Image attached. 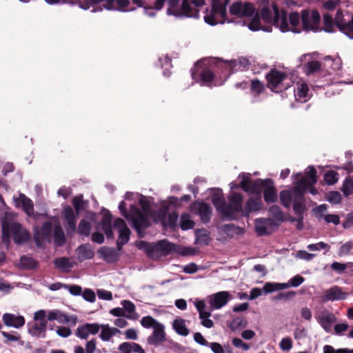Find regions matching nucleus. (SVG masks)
<instances>
[{
	"instance_id": "1",
	"label": "nucleus",
	"mask_w": 353,
	"mask_h": 353,
	"mask_svg": "<svg viewBox=\"0 0 353 353\" xmlns=\"http://www.w3.org/2000/svg\"><path fill=\"white\" fill-rule=\"evenodd\" d=\"M230 0H212V8L207 10L204 17L205 22L209 25L214 26L218 23H223L227 19L226 7Z\"/></svg>"
},
{
	"instance_id": "2",
	"label": "nucleus",
	"mask_w": 353,
	"mask_h": 353,
	"mask_svg": "<svg viewBox=\"0 0 353 353\" xmlns=\"http://www.w3.org/2000/svg\"><path fill=\"white\" fill-rule=\"evenodd\" d=\"M138 247L143 249L147 255L153 259L167 256L175 249V245L167 240L159 241L155 244L141 241Z\"/></svg>"
},
{
	"instance_id": "3",
	"label": "nucleus",
	"mask_w": 353,
	"mask_h": 353,
	"mask_svg": "<svg viewBox=\"0 0 353 353\" xmlns=\"http://www.w3.org/2000/svg\"><path fill=\"white\" fill-rule=\"evenodd\" d=\"M168 5L167 13L169 15L194 18L199 17V10L192 6L188 0H182L181 5L179 0H168Z\"/></svg>"
},
{
	"instance_id": "4",
	"label": "nucleus",
	"mask_w": 353,
	"mask_h": 353,
	"mask_svg": "<svg viewBox=\"0 0 353 353\" xmlns=\"http://www.w3.org/2000/svg\"><path fill=\"white\" fill-rule=\"evenodd\" d=\"M228 203H225L221 214L226 220H236L239 213L243 212V195L240 193L232 192L229 194Z\"/></svg>"
},
{
	"instance_id": "5",
	"label": "nucleus",
	"mask_w": 353,
	"mask_h": 353,
	"mask_svg": "<svg viewBox=\"0 0 353 353\" xmlns=\"http://www.w3.org/2000/svg\"><path fill=\"white\" fill-rule=\"evenodd\" d=\"M151 214L141 212L134 205H131L129 212V220L131 221L133 228L137 232L139 238L144 236V230L150 225L149 216Z\"/></svg>"
},
{
	"instance_id": "6",
	"label": "nucleus",
	"mask_w": 353,
	"mask_h": 353,
	"mask_svg": "<svg viewBox=\"0 0 353 353\" xmlns=\"http://www.w3.org/2000/svg\"><path fill=\"white\" fill-rule=\"evenodd\" d=\"M265 77L268 87L274 92H281L290 86V84L285 83V81L288 79V74L285 72L272 69Z\"/></svg>"
},
{
	"instance_id": "7",
	"label": "nucleus",
	"mask_w": 353,
	"mask_h": 353,
	"mask_svg": "<svg viewBox=\"0 0 353 353\" xmlns=\"http://www.w3.org/2000/svg\"><path fill=\"white\" fill-rule=\"evenodd\" d=\"M239 177L242 179L240 185L245 192L261 196L262 188H264L266 185L267 179L252 180L250 174L244 172H241Z\"/></svg>"
},
{
	"instance_id": "8",
	"label": "nucleus",
	"mask_w": 353,
	"mask_h": 353,
	"mask_svg": "<svg viewBox=\"0 0 353 353\" xmlns=\"http://www.w3.org/2000/svg\"><path fill=\"white\" fill-rule=\"evenodd\" d=\"M321 21V16L316 10H301L302 30L316 32Z\"/></svg>"
},
{
	"instance_id": "9",
	"label": "nucleus",
	"mask_w": 353,
	"mask_h": 353,
	"mask_svg": "<svg viewBox=\"0 0 353 353\" xmlns=\"http://www.w3.org/2000/svg\"><path fill=\"white\" fill-rule=\"evenodd\" d=\"M306 192V185L303 181H297L294 188L293 210L298 216H303L305 210L304 194Z\"/></svg>"
},
{
	"instance_id": "10",
	"label": "nucleus",
	"mask_w": 353,
	"mask_h": 353,
	"mask_svg": "<svg viewBox=\"0 0 353 353\" xmlns=\"http://www.w3.org/2000/svg\"><path fill=\"white\" fill-rule=\"evenodd\" d=\"M335 23L341 32L353 39V13L350 16L345 17L341 10H337Z\"/></svg>"
},
{
	"instance_id": "11",
	"label": "nucleus",
	"mask_w": 353,
	"mask_h": 353,
	"mask_svg": "<svg viewBox=\"0 0 353 353\" xmlns=\"http://www.w3.org/2000/svg\"><path fill=\"white\" fill-rule=\"evenodd\" d=\"M113 226L119 232L117 248L119 251H121L123 246L129 241L131 231L127 226L124 220L121 218H117L114 220Z\"/></svg>"
},
{
	"instance_id": "12",
	"label": "nucleus",
	"mask_w": 353,
	"mask_h": 353,
	"mask_svg": "<svg viewBox=\"0 0 353 353\" xmlns=\"http://www.w3.org/2000/svg\"><path fill=\"white\" fill-rule=\"evenodd\" d=\"M208 303L210 306L211 310H219L225 306L230 300L232 299V296L230 292L221 291L210 295L208 297Z\"/></svg>"
},
{
	"instance_id": "13",
	"label": "nucleus",
	"mask_w": 353,
	"mask_h": 353,
	"mask_svg": "<svg viewBox=\"0 0 353 353\" xmlns=\"http://www.w3.org/2000/svg\"><path fill=\"white\" fill-rule=\"evenodd\" d=\"M347 296L348 293L343 292L341 287L333 285L323 292L320 296V299L322 303L334 302L345 300Z\"/></svg>"
},
{
	"instance_id": "14",
	"label": "nucleus",
	"mask_w": 353,
	"mask_h": 353,
	"mask_svg": "<svg viewBox=\"0 0 353 353\" xmlns=\"http://www.w3.org/2000/svg\"><path fill=\"white\" fill-rule=\"evenodd\" d=\"M13 240L17 244L28 241L30 238V232L18 222H13L9 226Z\"/></svg>"
},
{
	"instance_id": "15",
	"label": "nucleus",
	"mask_w": 353,
	"mask_h": 353,
	"mask_svg": "<svg viewBox=\"0 0 353 353\" xmlns=\"http://www.w3.org/2000/svg\"><path fill=\"white\" fill-rule=\"evenodd\" d=\"M255 9L250 3L235 2L230 8V14L237 17H252Z\"/></svg>"
},
{
	"instance_id": "16",
	"label": "nucleus",
	"mask_w": 353,
	"mask_h": 353,
	"mask_svg": "<svg viewBox=\"0 0 353 353\" xmlns=\"http://www.w3.org/2000/svg\"><path fill=\"white\" fill-rule=\"evenodd\" d=\"M52 225L50 221H46L42 226L34 230V241L37 247H41L43 241H50Z\"/></svg>"
},
{
	"instance_id": "17",
	"label": "nucleus",
	"mask_w": 353,
	"mask_h": 353,
	"mask_svg": "<svg viewBox=\"0 0 353 353\" xmlns=\"http://www.w3.org/2000/svg\"><path fill=\"white\" fill-rule=\"evenodd\" d=\"M273 10L274 12L273 24L274 26L279 28L282 32L290 31L288 12L285 10L280 12L276 6H273Z\"/></svg>"
},
{
	"instance_id": "18",
	"label": "nucleus",
	"mask_w": 353,
	"mask_h": 353,
	"mask_svg": "<svg viewBox=\"0 0 353 353\" xmlns=\"http://www.w3.org/2000/svg\"><path fill=\"white\" fill-rule=\"evenodd\" d=\"M192 211L199 216L203 223H208L211 219L212 209L204 202H195L192 205Z\"/></svg>"
},
{
	"instance_id": "19",
	"label": "nucleus",
	"mask_w": 353,
	"mask_h": 353,
	"mask_svg": "<svg viewBox=\"0 0 353 353\" xmlns=\"http://www.w3.org/2000/svg\"><path fill=\"white\" fill-rule=\"evenodd\" d=\"M101 329V325L97 323H85L79 325L76 330L75 335L81 339H87L89 335L97 334Z\"/></svg>"
},
{
	"instance_id": "20",
	"label": "nucleus",
	"mask_w": 353,
	"mask_h": 353,
	"mask_svg": "<svg viewBox=\"0 0 353 353\" xmlns=\"http://www.w3.org/2000/svg\"><path fill=\"white\" fill-rule=\"evenodd\" d=\"M166 334L165 332V326L163 324L158 325V327L153 329L152 334L147 339L149 345L159 346L165 341Z\"/></svg>"
},
{
	"instance_id": "21",
	"label": "nucleus",
	"mask_w": 353,
	"mask_h": 353,
	"mask_svg": "<svg viewBox=\"0 0 353 353\" xmlns=\"http://www.w3.org/2000/svg\"><path fill=\"white\" fill-rule=\"evenodd\" d=\"M2 320L5 325L12 327L16 329L22 327L25 323V318L21 315H15L11 313H5L3 314Z\"/></svg>"
},
{
	"instance_id": "22",
	"label": "nucleus",
	"mask_w": 353,
	"mask_h": 353,
	"mask_svg": "<svg viewBox=\"0 0 353 353\" xmlns=\"http://www.w3.org/2000/svg\"><path fill=\"white\" fill-rule=\"evenodd\" d=\"M65 227L68 232H74L76 230V215L71 207L67 206L63 209Z\"/></svg>"
},
{
	"instance_id": "23",
	"label": "nucleus",
	"mask_w": 353,
	"mask_h": 353,
	"mask_svg": "<svg viewBox=\"0 0 353 353\" xmlns=\"http://www.w3.org/2000/svg\"><path fill=\"white\" fill-rule=\"evenodd\" d=\"M294 95L296 101L306 102L310 99L309 88L307 83H297L294 88Z\"/></svg>"
},
{
	"instance_id": "24",
	"label": "nucleus",
	"mask_w": 353,
	"mask_h": 353,
	"mask_svg": "<svg viewBox=\"0 0 353 353\" xmlns=\"http://www.w3.org/2000/svg\"><path fill=\"white\" fill-rule=\"evenodd\" d=\"M316 319L318 323L325 331H328L331 328L332 324L336 321L335 315L328 311L323 312L321 314L316 316Z\"/></svg>"
},
{
	"instance_id": "25",
	"label": "nucleus",
	"mask_w": 353,
	"mask_h": 353,
	"mask_svg": "<svg viewBox=\"0 0 353 353\" xmlns=\"http://www.w3.org/2000/svg\"><path fill=\"white\" fill-rule=\"evenodd\" d=\"M277 191L271 179H267L266 185L263 190V198L266 203H274L277 200Z\"/></svg>"
},
{
	"instance_id": "26",
	"label": "nucleus",
	"mask_w": 353,
	"mask_h": 353,
	"mask_svg": "<svg viewBox=\"0 0 353 353\" xmlns=\"http://www.w3.org/2000/svg\"><path fill=\"white\" fill-rule=\"evenodd\" d=\"M47 325L44 324V323H39L37 321H34L32 323H28V333L38 338H45L46 336V330Z\"/></svg>"
},
{
	"instance_id": "27",
	"label": "nucleus",
	"mask_w": 353,
	"mask_h": 353,
	"mask_svg": "<svg viewBox=\"0 0 353 353\" xmlns=\"http://www.w3.org/2000/svg\"><path fill=\"white\" fill-rule=\"evenodd\" d=\"M262 204L261 196L250 198L245 203L243 214L245 216H248L251 212L259 210Z\"/></svg>"
},
{
	"instance_id": "28",
	"label": "nucleus",
	"mask_w": 353,
	"mask_h": 353,
	"mask_svg": "<svg viewBox=\"0 0 353 353\" xmlns=\"http://www.w3.org/2000/svg\"><path fill=\"white\" fill-rule=\"evenodd\" d=\"M118 250L108 248L106 246L101 247L98 252L103 258L107 263H113L119 260Z\"/></svg>"
},
{
	"instance_id": "29",
	"label": "nucleus",
	"mask_w": 353,
	"mask_h": 353,
	"mask_svg": "<svg viewBox=\"0 0 353 353\" xmlns=\"http://www.w3.org/2000/svg\"><path fill=\"white\" fill-rule=\"evenodd\" d=\"M77 253L79 261L91 259L94 256V251L89 243L80 245L77 249Z\"/></svg>"
},
{
	"instance_id": "30",
	"label": "nucleus",
	"mask_w": 353,
	"mask_h": 353,
	"mask_svg": "<svg viewBox=\"0 0 353 353\" xmlns=\"http://www.w3.org/2000/svg\"><path fill=\"white\" fill-rule=\"evenodd\" d=\"M301 14L297 12H292L288 14V21L290 30L294 33H300L302 31V24L301 25Z\"/></svg>"
},
{
	"instance_id": "31",
	"label": "nucleus",
	"mask_w": 353,
	"mask_h": 353,
	"mask_svg": "<svg viewBox=\"0 0 353 353\" xmlns=\"http://www.w3.org/2000/svg\"><path fill=\"white\" fill-rule=\"evenodd\" d=\"M322 64V71L325 70L328 74H332V72L338 70L341 68V60L339 59H333L330 57H326Z\"/></svg>"
},
{
	"instance_id": "32",
	"label": "nucleus",
	"mask_w": 353,
	"mask_h": 353,
	"mask_svg": "<svg viewBox=\"0 0 353 353\" xmlns=\"http://www.w3.org/2000/svg\"><path fill=\"white\" fill-rule=\"evenodd\" d=\"M305 182L306 185V190L308 189V186L314 185V184L317 181L316 176V170L314 166L310 165L308 166L305 170V176H302V178L299 181Z\"/></svg>"
},
{
	"instance_id": "33",
	"label": "nucleus",
	"mask_w": 353,
	"mask_h": 353,
	"mask_svg": "<svg viewBox=\"0 0 353 353\" xmlns=\"http://www.w3.org/2000/svg\"><path fill=\"white\" fill-rule=\"evenodd\" d=\"M185 320L181 317H177L172 322V329L175 332L182 336H187L190 334V330L186 326Z\"/></svg>"
},
{
	"instance_id": "34",
	"label": "nucleus",
	"mask_w": 353,
	"mask_h": 353,
	"mask_svg": "<svg viewBox=\"0 0 353 353\" xmlns=\"http://www.w3.org/2000/svg\"><path fill=\"white\" fill-rule=\"evenodd\" d=\"M214 192L211 196V200L216 209L221 213L225 205V199L221 189H213Z\"/></svg>"
},
{
	"instance_id": "35",
	"label": "nucleus",
	"mask_w": 353,
	"mask_h": 353,
	"mask_svg": "<svg viewBox=\"0 0 353 353\" xmlns=\"http://www.w3.org/2000/svg\"><path fill=\"white\" fill-rule=\"evenodd\" d=\"M101 332L99 337L103 341H108L113 336L120 332V330L116 327H110L108 324L100 325Z\"/></svg>"
},
{
	"instance_id": "36",
	"label": "nucleus",
	"mask_w": 353,
	"mask_h": 353,
	"mask_svg": "<svg viewBox=\"0 0 353 353\" xmlns=\"http://www.w3.org/2000/svg\"><path fill=\"white\" fill-rule=\"evenodd\" d=\"M196 243L201 245H209L211 238L210 232L205 229H199L195 232Z\"/></svg>"
},
{
	"instance_id": "37",
	"label": "nucleus",
	"mask_w": 353,
	"mask_h": 353,
	"mask_svg": "<svg viewBox=\"0 0 353 353\" xmlns=\"http://www.w3.org/2000/svg\"><path fill=\"white\" fill-rule=\"evenodd\" d=\"M17 201H19L21 203L23 211L28 216L32 214L34 211V204L30 199L27 197L24 194H20Z\"/></svg>"
},
{
	"instance_id": "38",
	"label": "nucleus",
	"mask_w": 353,
	"mask_h": 353,
	"mask_svg": "<svg viewBox=\"0 0 353 353\" xmlns=\"http://www.w3.org/2000/svg\"><path fill=\"white\" fill-rule=\"evenodd\" d=\"M279 199L281 204L285 208H289L292 201H294V188L291 190H282L279 194Z\"/></svg>"
},
{
	"instance_id": "39",
	"label": "nucleus",
	"mask_w": 353,
	"mask_h": 353,
	"mask_svg": "<svg viewBox=\"0 0 353 353\" xmlns=\"http://www.w3.org/2000/svg\"><path fill=\"white\" fill-rule=\"evenodd\" d=\"M303 69L305 74L310 75L322 70V64L318 61H311L304 65Z\"/></svg>"
},
{
	"instance_id": "40",
	"label": "nucleus",
	"mask_w": 353,
	"mask_h": 353,
	"mask_svg": "<svg viewBox=\"0 0 353 353\" xmlns=\"http://www.w3.org/2000/svg\"><path fill=\"white\" fill-rule=\"evenodd\" d=\"M74 208L77 214L83 210L86 205H88V202L83 201V196L81 194H79L75 196L72 201Z\"/></svg>"
},
{
	"instance_id": "41",
	"label": "nucleus",
	"mask_w": 353,
	"mask_h": 353,
	"mask_svg": "<svg viewBox=\"0 0 353 353\" xmlns=\"http://www.w3.org/2000/svg\"><path fill=\"white\" fill-rule=\"evenodd\" d=\"M54 241L57 246H62L65 243V238L62 228L56 226L54 230Z\"/></svg>"
},
{
	"instance_id": "42",
	"label": "nucleus",
	"mask_w": 353,
	"mask_h": 353,
	"mask_svg": "<svg viewBox=\"0 0 353 353\" xmlns=\"http://www.w3.org/2000/svg\"><path fill=\"white\" fill-rule=\"evenodd\" d=\"M323 22L324 26V31L327 32H334L335 19H333L332 17L329 14H325L323 17Z\"/></svg>"
},
{
	"instance_id": "43",
	"label": "nucleus",
	"mask_w": 353,
	"mask_h": 353,
	"mask_svg": "<svg viewBox=\"0 0 353 353\" xmlns=\"http://www.w3.org/2000/svg\"><path fill=\"white\" fill-rule=\"evenodd\" d=\"M248 322L247 321L241 317H236L232 319L230 322L229 327L233 332L239 330L240 329L244 328L247 326Z\"/></svg>"
},
{
	"instance_id": "44",
	"label": "nucleus",
	"mask_w": 353,
	"mask_h": 353,
	"mask_svg": "<svg viewBox=\"0 0 353 353\" xmlns=\"http://www.w3.org/2000/svg\"><path fill=\"white\" fill-rule=\"evenodd\" d=\"M202 85H210L214 79V73L208 69H203L199 74Z\"/></svg>"
},
{
	"instance_id": "45",
	"label": "nucleus",
	"mask_w": 353,
	"mask_h": 353,
	"mask_svg": "<svg viewBox=\"0 0 353 353\" xmlns=\"http://www.w3.org/2000/svg\"><path fill=\"white\" fill-rule=\"evenodd\" d=\"M232 63L233 70L235 71L244 70L247 69L250 65L249 60L244 57H241L237 60H234L232 61Z\"/></svg>"
},
{
	"instance_id": "46",
	"label": "nucleus",
	"mask_w": 353,
	"mask_h": 353,
	"mask_svg": "<svg viewBox=\"0 0 353 353\" xmlns=\"http://www.w3.org/2000/svg\"><path fill=\"white\" fill-rule=\"evenodd\" d=\"M195 223L190 219L188 214L184 213L181 215L180 228L182 230H188L194 228Z\"/></svg>"
},
{
	"instance_id": "47",
	"label": "nucleus",
	"mask_w": 353,
	"mask_h": 353,
	"mask_svg": "<svg viewBox=\"0 0 353 353\" xmlns=\"http://www.w3.org/2000/svg\"><path fill=\"white\" fill-rule=\"evenodd\" d=\"M57 321L60 323H71L75 325L77 321V317L75 315L69 316L59 310Z\"/></svg>"
},
{
	"instance_id": "48",
	"label": "nucleus",
	"mask_w": 353,
	"mask_h": 353,
	"mask_svg": "<svg viewBox=\"0 0 353 353\" xmlns=\"http://www.w3.org/2000/svg\"><path fill=\"white\" fill-rule=\"evenodd\" d=\"M141 324L144 328L148 329L152 327L154 329V327H158V325H161V323L151 316H146L141 319Z\"/></svg>"
},
{
	"instance_id": "49",
	"label": "nucleus",
	"mask_w": 353,
	"mask_h": 353,
	"mask_svg": "<svg viewBox=\"0 0 353 353\" xmlns=\"http://www.w3.org/2000/svg\"><path fill=\"white\" fill-rule=\"evenodd\" d=\"M211 316L210 312H200L199 314V319L201 320V324L206 328H212L214 327V322L210 319Z\"/></svg>"
},
{
	"instance_id": "50",
	"label": "nucleus",
	"mask_w": 353,
	"mask_h": 353,
	"mask_svg": "<svg viewBox=\"0 0 353 353\" xmlns=\"http://www.w3.org/2000/svg\"><path fill=\"white\" fill-rule=\"evenodd\" d=\"M263 91L264 85L260 81L254 79L251 81L250 92L254 94V97H258Z\"/></svg>"
},
{
	"instance_id": "51",
	"label": "nucleus",
	"mask_w": 353,
	"mask_h": 353,
	"mask_svg": "<svg viewBox=\"0 0 353 353\" xmlns=\"http://www.w3.org/2000/svg\"><path fill=\"white\" fill-rule=\"evenodd\" d=\"M54 265L57 268L65 270L72 267L70 263V260L66 257L57 258L54 261Z\"/></svg>"
},
{
	"instance_id": "52",
	"label": "nucleus",
	"mask_w": 353,
	"mask_h": 353,
	"mask_svg": "<svg viewBox=\"0 0 353 353\" xmlns=\"http://www.w3.org/2000/svg\"><path fill=\"white\" fill-rule=\"evenodd\" d=\"M223 231L227 234H243L245 229L241 227H235L233 224H225L223 225Z\"/></svg>"
},
{
	"instance_id": "53",
	"label": "nucleus",
	"mask_w": 353,
	"mask_h": 353,
	"mask_svg": "<svg viewBox=\"0 0 353 353\" xmlns=\"http://www.w3.org/2000/svg\"><path fill=\"white\" fill-rule=\"evenodd\" d=\"M1 334L6 339L5 343L20 341V344H23V342L21 341V335L17 332H7L3 331Z\"/></svg>"
},
{
	"instance_id": "54",
	"label": "nucleus",
	"mask_w": 353,
	"mask_h": 353,
	"mask_svg": "<svg viewBox=\"0 0 353 353\" xmlns=\"http://www.w3.org/2000/svg\"><path fill=\"white\" fill-rule=\"evenodd\" d=\"M91 225L90 223L85 220L82 219L78 226V233L80 235H83L85 236H88L90 233Z\"/></svg>"
},
{
	"instance_id": "55",
	"label": "nucleus",
	"mask_w": 353,
	"mask_h": 353,
	"mask_svg": "<svg viewBox=\"0 0 353 353\" xmlns=\"http://www.w3.org/2000/svg\"><path fill=\"white\" fill-rule=\"evenodd\" d=\"M324 181L327 185H334L339 180V174L333 170H329L324 174Z\"/></svg>"
},
{
	"instance_id": "56",
	"label": "nucleus",
	"mask_w": 353,
	"mask_h": 353,
	"mask_svg": "<svg viewBox=\"0 0 353 353\" xmlns=\"http://www.w3.org/2000/svg\"><path fill=\"white\" fill-rule=\"evenodd\" d=\"M21 266L26 269H34L37 266V261L31 257L22 256L20 259Z\"/></svg>"
},
{
	"instance_id": "57",
	"label": "nucleus",
	"mask_w": 353,
	"mask_h": 353,
	"mask_svg": "<svg viewBox=\"0 0 353 353\" xmlns=\"http://www.w3.org/2000/svg\"><path fill=\"white\" fill-rule=\"evenodd\" d=\"M341 191L345 196H350L353 193V179L347 178L345 179Z\"/></svg>"
},
{
	"instance_id": "58",
	"label": "nucleus",
	"mask_w": 353,
	"mask_h": 353,
	"mask_svg": "<svg viewBox=\"0 0 353 353\" xmlns=\"http://www.w3.org/2000/svg\"><path fill=\"white\" fill-rule=\"evenodd\" d=\"M269 212L272 216L279 221H283V212L281 209L276 205H273L270 208Z\"/></svg>"
},
{
	"instance_id": "59",
	"label": "nucleus",
	"mask_w": 353,
	"mask_h": 353,
	"mask_svg": "<svg viewBox=\"0 0 353 353\" xmlns=\"http://www.w3.org/2000/svg\"><path fill=\"white\" fill-rule=\"evenodd\" d=\"M307 248L310 251H319L321 250H325L327 252L330 250V246L327 243L321 241L316 243L309 244L307 246Z\"/></svg>"
},
{
	"instance_id": "60",
	"label": "nucleus",
	"mask_w": 353,
	"mask_h": 353,
	"mask_svg": "<svg viewBox=\"0 0 353 353\" xmlns=\"http://www.w3.org/2000/svg\"><path fill=\"white\" fill-rule=\"evenodd\" d=\"M265 224V221L264 220H256L255 230L259 236H265L269 234Z\"/></svg>"
},
{
	"instance_id": "61",
	"label": "nucleus",
	"mask_w": 353,
	"mask_h": 353,
	"mask_svg": "<svg viewBox=\"0 0 353 353\" xmlns=\"http://www.w3.org/2000/svg\"><path fill=\"white\" fill-rule=\"evenodd\" d=\"M326 200L331 203L338 204L341 201V195L337 191H332L327 194Z\"/></svg>"
},
{
	"instance_id": "62",
	"label": "nucleus",
	"mask_w": 353,
	"mask_h": 353,
	"mask_svg": "<svg viewBox=\"0 0 353 353\" xmlns=\"http://www.w3.org/2000/svg\"><path fill=\"white\" fill-rule=\"evenodd\" d=\"M81 296L84 300L90 303H94L96 301V294L90 288H85L82 292Z\"/></svg>"
},
{
	"instance_id": "63",
	"label": "nucleus",
	"mask_w": 353,
	"mask_h": 353,
	"mask_svg": "<svg viewBox=\"0 0 353 353\" xmlns=\"http://www.w3.org/2000/svg\"><path fill=\"white\" fill-rule=\"evenodd\" d=\"M139 203L141 207V210H142L141 212L149 214H152V209H151L150 203L146 197L141 196V197L139 200Z\"/></svg>"
},
{
	"instance_id": "64",
	"label": "nucleus",
	"mask_w": 353,
	"mask_h": 353,
	"mask_svg": "<svg viewBox=\"0 0 353 353\" xmlns=\"http://www.w3.org/2000/svg\"><path fill=\"white\" fill-rule=\"evenodd\" d=\"M292 340L290 337H285L279 343V347L281 350L288 352L292 347Z\"/></svg>"
}]
</instances>
